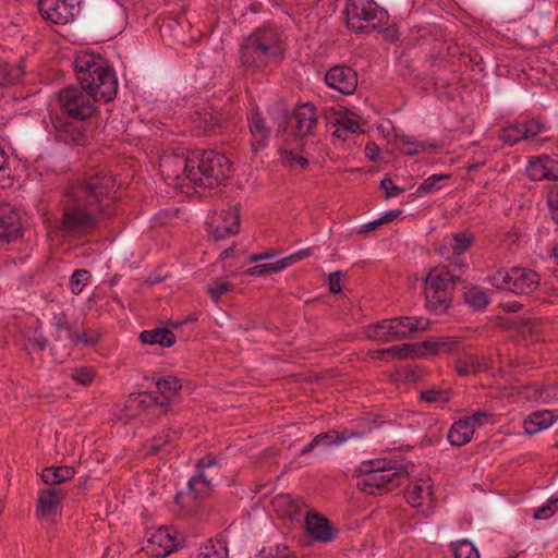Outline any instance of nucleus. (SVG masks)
Instances as JSON below:
<instances>
[{"instance_id": "5", "label": "nucleus", "mask_w": 558, "mask_h": 558, "mask_svg": "<svg viewBox=\"0 0 558 558\" xmlns=\"http://www.w3.org/2000/svg\"><path fill=\"white\" fill-rule=\"evenodd\" d=\"M101 220H106L98 214V209L92 206L88 199L78 196L69 189L62 202V217L58 229L65 236H82L98 229Z\"/></svg>"}, {"instance_id": "18", "label": "nucleus", "mask_w": 558, "mask_h": 558, "mask_svg": "<svg viewBox=\"0 0 558 558\" xmlns=\"http://www.w3.org/2000/svg\"><path fill=\"white\" fill-rule=\"evenodd\" d=\"M247 124L251 133V146L254 154L264 149L269 141L271 129L266 124L264 117L258 111H252L247 116Z\"/></svg>"}, {"instance_id": "61", "label": "nucleus", "mask_w": 558, "mask_h": 558, "mask_svg": "<svg viewBox=\"0 0 558 558\" xmlns=\"http://www.w3.org/2000/svg\"><path fill=\"white\" fill-rule=\"evenodd\" d=\"M52 320H53V326L56 327V329L58 331H62V330L68 331L69 328L73 325V324L69 323L68 316L64 313L56 314L53 316Z\"/></svg>"}, {"instance_id": "62", "label": "nucleus", "mask_w": 558, "mask_h": 558, "mask_svg": "<svg viewBox=\"0 0 558 558\" xmlns=\"http://www.w3.org/2000/svg\"><path fill=\"white\" fill-rule=\"evenodd\" d=\"M12 185L11 170L8 163L0 167V189H7Z\"/></svg>"}, {"instance_id": "55", "label": "nucleus", "mask_w": 558, "mask_h": 558, "mask_svg": "<svg viewBox=\"0 0 558 558\" xmlns=\"http://www.w3.org/2000/svg\"><path fill=\"white\" fill-rule=\"evenodd\" d=\"M380 189L385 191V197L391 198L395 196H398L399 194L403 193V189L396 185L393 181L386 177L380 182Z\"/></svg>"}, {"instance_id": "21", "label": "nucleus", "mask_w": 558, "mask_h": 558, "mask_svg": "<svg viewBox=\"0 0 558 558\" xmlns=\"http://www.w3.org/2000/svg\"><path fill=\"white\" fill-rule=\"evenodd\" d=\"M156 386L158 392L160 393L159 397L156 396V393L153 391H145L143 395L148 398L150 402L160 407L168 405L171 397H173L182 388L180 379L173 376L159 379Z\"/></svg>"}, {"instance_id": "52", "label": "nucleus", "mask_w": 558, "mask_h": 558, "mask_svg": "<svg viewBox=\"0 0 558 558\" xmlns=\"http://www.w3.org/2000/svg\"><path fill=\"white\" fill-rule=\"evenodd\" d=\"M104 16L107 19L108 22H112L116 19H121L124 15V9L123 7L117 2L116 0H110L105 7H104Z\"/></svg>"}, {"instance_id": "15", "label": "nucleus", "mask_w": 558, "mask_h": 558, "mask_svg": "<svg viewBox=\"0 0 558 558\" xmlns=\"http://www.w3.org/2000/svg\"><path fill=\"white\" fill-rule=\"evenodd\" d=\"M241 223L240 204L221 210L218 217L209 223L208 233L215 242L239 233Z\"/></svg>"}, {"instance_id": "17", "label": "nucleus", "mask_w": 558, "mask_h": 558, "mask_svg": "<svg viewBox=\"0 0 558 558\" xmlns=\"http://www.w3.org/2000/svg\"><path fill=\"white\" fill-rule=\"evenodd\" d=\"M22 232L19 213L10 205L0 203V243L8 244Z\"/></svg>"}, {"instance_id": "33", "label": "nucleus", "mask_w": 558, "mask_h": 558, "mask_svg": "<svg viewBox=\"0 0 558 558\" xmlns=\"http://www.w3.org/2000/svg\"><path fill=\"white\" fill-rule=\"evenodd\" d=\"M197 558H228V548L225 542L208 541L201 547Z\"/></svg>"}, {"instance_id": "27", "label": "nucleus", "mask_w": 558, "mask_h": 558, "mask_svg": "<svg viewBox=\"0 0 558 558\" xmlns=\"http://www.w3.org/2000/svg\"><path fill=\"white\" fill-rule=\"evenodd\" d=\"M140 340L146 344H159L169 348L175 343V336L167 328H155L142 331Z\"/></svg>"}, {"instance_id": "31", "label": "nucleus", "mask_w": 558, "mask_h": 558, "mask_svg": "<svg viewBox=\"0 0 558 558\" xmlns=\"http://www.w3.org/2000/svg\"><path fill=\"white\" fill-rule=\"evenodd\" d=\"M187 486L194 494L203 499L211 492V480L208 478L204 471H199L190 478Z\"/></svg>"}, {"instance_id": "6", "label": "nucleus", "mask_w": 558, "mask_h": 558, "mask_svg": "<svg viewBox=\"0 0 558 558\" xmlns=\"http://www.w3.org/2000/svg\"><path fill=\"white\" fill-rule=\"evenodd\" d=\"M120 184L113 174L104 170L85 178L76 187H72L74 192L88 199L92 206L98 209V214L110 220L116 215V204L119 199Z\"/></svg>"}, {"instance_id": "32", "label": "nucleus", "mask_w": 558, "mask_h": 558, "mask_svg": "<svg viewBox=\"0 0 558 558\" xmlns=\"http://www.w3.org/2000/svg\"><path fill=\"white\" fill-rule=\"evenodd\" d=\"M272 505L280 517L294 518L300 512V506L289 495L277 496Z\"/></svg>"}, {"instance_id": "23", "label": "nucleus", "mask_w": 558, "mask_h": 558, "mask_svg": "<svg viewBox=\"0 0 558 558\" xmlns=\"http://www.w3.org/2000/svg\"><path fill=\"white\" fill-rule=\"evenodd\" d=\"M63 498L64 492L61 488L50 487L40 490L37 500V517L46 518L54 513Z\"/></svg>"}, {"instance_id": "53", "label": "nucleus", "mask_w": 558, "mask_h": 558, "mask_svg": "<svg viewBox=\"0 0 558 558\" xmlns=\"http://www.w3.org/2000/svg\"><path fill=\"white\" fill-rule=\"evenodd\" d=\"M233 284L227 281H215L211 286L207 287V292L215 302H218L220 296L231 291Z\"/></svg>"}, {"instance_id": "29", "label": "nucleus", "mask_w": 558, "mask_h": 558, "mask_svg": "<svg viewBox=\"0 0 558 558\" xmlns=\"http://www.w3.org/2000/svg\"><path fill=\"white\" fill-rule=\"evenodd\" d=\"M74 474L75 470L71 466H49L43 470L41 478L47 485L56 487L58 484L72 480Z\"/></svg>"}, {"instance_id": "46", "label": "nucleus", "mask_w": 558, "mask_h": 558, "mask_svg": "<svg viewBox=\"0 0 558 558\" xmlns=\"http://www.w3.org/2000/svg\"><path fill=\"white\" fill-rule=\"evenodd\" d=\"M494 413L488 410H477L473 412V414L464 417L465 421L469 422V425L472 426L473 430L475 427L483 426L488 423H493Z\"/></svg>"}, {"instance_id": "25", "label": "nucleus", "mask_w": 558, "mask_h": 558, "mask_svg": "<svg viewBox=\"0 0 558 558\" xmlns=\"http://www.w3.org/2000/svg\"><path fill=\"white\" fill-rule=\"evenodd\" d=\"M192 124L199 134H213L219 125L220 117L207 108L195 110L192 114Z\"/></svg>"}, {"instance_id": "43", "label": "nucleus", "mask_w": 558, "mask_h": 558, "mask_svg": "<svg viewBox=\"0 0 558 558\" xmlns=\"http://www.w3.org/2000/svg\"><path fill=\"white\" fill-rule=\"evenodd\" d=\"M450 178V174H433L425 179L417 187V193L428 194L440 189V182Z\"/></svg>"}, {"instance_id": "35", "label": "nucleus", "mask_w": 558, "mask_h": 558, "mask_svg": "<svg viewBox=\"0 0 558 558\" xmlns=\"http://www.w3.org/2000/svg\"><path fill=\"white\" fill-rule=\"evenodd\" d=\"M201 498L194 494L189 487L184 492H179L175 495V502L180 506V508L185 512H194L199 507Z\"/></svg>"}, {"instance_id": "11", "label": "nucleus", "mask_w": 558, "mask_h": 558, "mask_svg": "<svg viewBox=\"0 0 558 558\" xmlns=\"http://www.w3.org/2000/svg\"><path fill=\"white\" fill-rule=\"evenodd\" d=\"M539 275L530 268L512 267L510 270L499 269L490 277V283L497 289L514 294H531L539 286Z\"/></svg>"}, {"instance_id": "36", "label": "nucleus", "mask_w": 558, "mask_h": 558, "mask_svg": "<svg viewBox=\"0 0 558 558\" xmlns=\"http://www.w3.org/2000/svg\"><path fill=\"white\" fill-rule=\"evenodd\" d=\"M465 302L475 310H482L488 304V296L480 287H471L464 292Z\"/></svg>"}, {"instance_id": "2", "label": "nucleus", "mask_w": 558, "mask_h": 558, "mask_svg": "<svg viewBox=\"0 0 558 558\" xmlns=\"http://www.w3.org/2000/svg\"><path fill=\"white\" fill-rule=\"evenodd\" d=\"M283 56L284 47L279 34L270 26L256 28L239 49L241 65L251 74H270L281 63Z\"/></svg>"}, {"instance_id": "34", "label": "nucleus", "mask_w": 558, "mask_h": 558, "mask_svg": "<svg viewBox=\"0 0 558 558\" xmlns=\"http://www.w3.org/2000/svg\"><path fill=\"white\" fill-rule=\"evenodd\" d=\"M473 241V234L468 231L453 233L450 242L453 254L457 256L464 254L471 247Z\"/></svg>"}, {"instance_id": "42", "label": "nucleus", "mask_w": 558, "mask_h": 558, "mask_svg": "<svg viewBox=\"0 0 558 558\" xmlns=\"http://www.w3.org/2000/svg\"><path fill=\"white\" fill-rule=\"evenodd\" d=\"M429 487H424L417 483L411 485L405 490V498L410 505L417 507L422 504L425 495H429Z\"/></svg>"}, {"instance_id": "48", "label": "nucleus", "mask_w": 558, "mask_h": 558, "mask_svg": "<svg viewBox=\"0 0 558 558\" xmlns=\"http://www.w3.org/2000/svg\"><path fill=\"white\" fill-rule=\"evenodd\" d=\"M522 128L525 140H529L545 132L546 124L538 119H530L522 121Z\"/></svg>"}, {"instance_id": "3", "label": "nucleus", "mask_w": 558, "mask_h": 558, "mask_svg": "<svg viewBox=\"0 0 558 558\" xmlns=\"http://www.w3.org/2000/svg\"><path fill=\"white\" fill-rule=\"evenodd\" d=\"M73 66L80 85L94 95L95 99L104 102L114 99L118 78L101 57L82 52L75 57Z\"/></svg>"}, {"instance_id": "41", "label": "nucleus", "mask_w": 558, "mask_h": 558, "mask_svg": "<svg viewBox=\"0 0 558 558\" xmlns=\"http://www.w3.org/2000/svg\"><path fill=\"white\" fill-rule=\"evenodd\" d=\"M544 193L551 218L556 223H558V182L547 185Z\"/></svg>"}, {"instance_id": "45", "label": "nucleus", "mask_w": 558, "mask_h": 558, "mask_svg": "<svg viewBox=\"0 0 558 558\" xmlns=\"http://www.w3.org/2000/svg\"><path fill=\"white\" fill-rule=\"evenodd\" d=\"M90 278V272L87 269H76L70 279L71 291L74 294H80Z\"/></svg>"}, {"instance_id": "44", "label": "nucleus", "mask_w": 558, "mask_h": 558, "mask_svg": "<svg viewBox=\"0 0 558 558\" xmlns=\"http://www.w3.org/2000/svg\"><path fill=\"white\" fill-rule=\"evenodd\" d=\"M288 266H289V263H287V259H280L276 263L256 265V266L252 267L251 269H248V274L250 275H258V276L266 275V274H274V272H279V271L283 270Z\"/></svg>"}, {"instance_id": "64", "label": "nucleus", "mask_w": 558, "mask_h": 558, "mask_svg": "<svg viewBox=\"0 0 558 558\" xmlns=\"http://www.w3.org/2000/svg\"><path fill=\"white\" fill-rule=\"evenodd\" d=\"M99 341V335L97 331H88L83 335L82 344L86 347H93Z\"/></svg>"}, {"instance_id": "9", "label": "nucleus", "mask_w": 558, "mask_h": 558, "mask_svg": "<svg viewBox=\"0 0 558 558\" xmlns=\"http://www.w3.org/2000/svg\"><path fill=\"white\" fill-rule=\"evenodd\" d=\"M344 15L347 26L355 33L369 34L388 22L387 11L374 0H347Z\"/></svg>"}, {"instance_id": "30", "label": "nucleus", "mask_w": 558, "mask_h": 558, "mask_svg": "<svg viewBox=\"0 0 558 558\" xmlns=\"http://www.w3.org/2000/svg\"><path fill=\"white\" fill-rule=\"evenodd\" d=\"M380 354H390L398 359H410V357H421L424 356V352H422V345L417 343H403L399 345H393L383 351H379Z\"/></svg>"}, {"instance_id": "56", "label": "nucleus", "mask_w": 558, "mask_h": 558, "mask_svg": "<svg viewBox=\"0 0 558 558\" xmlns=\"http://www.w3.org/2000/svg\"><path fill=\"white\" fill-rule=\"evenodd\" d=\"M259 558H290L289 548L287 546H276V548H269L268 551L263 549Z\"/></svg>"}, {"instance_id": "13", "label": "nucleus", "mask_w": 558, "mask_h": 558, "mask_svg": "<svg viewBox=\"0 0 558 558\" xmlns=\"http://www.w3.org/2000/svg\"><path fill=\"white\" fill-rule=\"evenodd\" d=\"M87 120H70L69 117L50 114L49 133L57 142L70 146H84L88 143Z\"/></svg>"}, {"instance_id": "12", "label": "nucleus", "mask_w": 558, "mask_h": 558, "mask_svg": "<svg viewBox=\"0 0 558 558\" xmlns=\"http://www.w3.org/2000/svg\"><path fill=\"white\" fill-rule=\"evenodd\" d=\"M58 101L69 118L88 120L95 113V104L99 100L82 86H69L58 93Z\"/></svg>"}, {"instance_id": "37", "label": "nucleus", "mask_w": 558, "mask_h": 558, "mask_svg": "<svg viewBox=\"0 0 558 558\" xmlns=\"http://www.w3.org/2000/svg\"><path fill=\"white\" fill-rule=\"evenodd\" d=\"M500 140L510 146H513L520 141L525 140L522 122H517L502 129L500 133Z\"/></svg>"}, {"instance_id": "26", "label": "nucleus", "mask_w": 558, "mask_h": 558, "mask_svg": "<svg viewBox=\"0 0 558 558\" xmlns=\"http://www.w3.org/2000/svg\"><path fill=\"white\" fill-rule=\"evenodd\" d=\"M25 75V59L15 64L0 61V88H7L21 82Z\"/></svg>"}, {"instance_id": "1", "label": "nucleus", "mask_w": 558, "mask_h": 558, "mask_svg": "<svg viewBox=\"0 0 558 558\" xmlns=\"http://www.w3.org/2000/svg\"><path fill=\"white\" fill-rule=\"evenodd\" d=\"M159 166L168 179L184 175L191 183L204 189L225 184L231 171L230 160L214 149L194 150L187 157L167 155L161 157Z\"/></svg>"}, {"instance_id": "40", "label": "nucleus", "mask_w": 558, "mask_h": 558, "mask_svg": "<svg viewBox=\"0 0 558 558\" xmlns=\"http://www.w3.org/2000/svg\"><path fill=\"white\" fill-rule=\"evenodd\" d=\"M420 400L434 403V402H448L450 400V391L447 389L428 388L421 391Z\"/></svg>"}, {"instance_id": "28", "label": "nucleus", "mask_w": 558, "mask_h": 558, "mask_svg": "<svg viewBox=\"0 0 558 558\" xmlns=\"http://www.w3.org/2000/svg\"><path fill=\"white\" fill-rule=\"evenodd\" d=\"M474 430L469 422L464 418L453 423L448 432V440L452 446H463L468 444L473 437Z\"/></svg>"}, {"instance_id": "7", "label": "nucleus", "mask_w": 558, "mask_h": 558, "mask_svg": "<svg viewBox=\"0 0 558 558\" xmlns=\"http://www.w3.org/2000/svg\"><path fill=\"white\" fill-rule=\"evenodd\" d=\"M430 324L428 318L422 316L393 317L368 326L367 337L380 343L399 341L428 330Z\"/></svg>"}, {"instance_id": "58", "label": "nucleus", "mask_w": 558, "mask_h": 558, "mask_svg": "<svg viewBox=\"0 0 558 558\" xmlns=\"http://www.w3.org/2000/svg\"><path fill=\"white\" fill-rule=\"evenodd\" d=\"M27 343L33 349L44 351L47 347L48 340L41 332L35 330L34 335L27 338Z\"/></svg>"}, {"instance_id": "38", "label": "nucleus", "mask_w": 558, "mask_h": 558, "mask_svg": "<svg viewBox=\"0 0 558 558\" xmlns=\"http://www.w3.org/2000/svg\"><path fill=\"white\" fill-rule=\"evenodd\" d=\"M454 558H480L477 548L469 539H460L452 544Z\"/></svg>"}, {"instance_id": "14", "label": "nucleus", "mask_w": 558, "mask_h": 558, "mask_svg": "<svg viewBox=\"0 0 558 558\" xmlns=\"http://www.w3.org/2000/svg\"><path fill=\"white\" fill-rule=\"evenodd\" d=\"M81 0H38L41 17L52 24L72 22L80 12Z\"/></svg>"}, {"instance_id": "24", "label": "nucleus", "mask_w": 558, "mask_h": 558, "mask_svg": "<svg viewBox=\"0 0 558 558\" xmlns=\"http://www.w3.org/2000/svg\"><path fill=\"white\" fill-rule=\"evenodd\" d=\"M558 415L549 410H541L531 413L523 422L527 435H534L551 426Z\"/></svg>"}, {"instance_id": "20", "label": "nucleus", "mask_w": 558, "mask_h": 558, "mask_svg": "<svg viewBox=\"0 0 558 558\" xmlns=\"http://www.w3.org/2000/svg\"><path fill=\"white\" fill-rule=\"evenodd\" d=\"M304 524L306 532L316 541L327 543L335 537V530L322 514L308 512Z\"/></svg>"}, {"instance_id": "39", "label": "nucleus", "mask_w": 558, "mask_h": 558, "mask_svg": "<svg viewBox=\"0 0 558 558\" xmlns=\"http://www.w3.org/2000/svg\"><path fill=\"white\" fill-rule=\"evenodd\" d=\"M179 438V430H168L163 436L154 437L149 445V453L156 454L162 451L167 445Z\"/></svg>"}, {"instance_id": "50", "label": "nucleus", "mask_w": 558, "mask_h": 558, "mask_svg": "<svg viewBox=\"0 0 558 558\" xmlns=\"http://www.w3.org/2000/svg\"><path fill=\"white\" fill-rule=\"evenodd\" d=\"M558 511V498L549 499L545 505L536 509L534 519L544 520L551 518Z\"/></svg>"}, {"instance_id": "59", "label": "nucleus", "mask_w": 558, "mask_h": 558, "mask_svg": "<svg viewBox=\"0 0 558 558\" xmlns=\"http://www.w3.org/2000/svg\"><path fill=\"white\" fill-rule=\"evenodd\" d=\"M441 343L442 342L438 341L437 339L430 338L418 344L422 345V352H424V355H426L437 353L440 349Z\"/></svg>"}, {"instance_id": "63", "label": "nucleus", "mask_w": 558, "mask_h": 558, "mask_svg": "<svg viewBox=\"0 0 558 558\" xmlns=\"http://www.w3.org/2000/svg\"><path fill=\"white\" fill-rule=\"evenodd\" d=\"M68 338L74 343H82L84 331H81L78 326L72 325L66 331Z\"/></svg>"}, {"instance_id": "47", "label": "nucleus", "mask_w": 558, "mask_h": 558, "mask_svg": "<svg viewBox=\"0 0 558 558\" xmlns=\"http://www.w3.org/2000/svg\"><path fill=\"white\" fill-rule=\"evenodd\" d=\"M320 439V446L330 447L332 445H340L349 439V436L344 433H339L337 430H328L325 433L318 434Z\"/></svg>"}, {"instance_id": "57", "label": "nucleus", "mask_w": 558, "mask_h": 558, "mask_svg": "<svg viewBox=\"0 0 558 558\" xmlns=\"http://www.w3.org/2000/svg\"><path fill=\"white\" fill-rule=\"evenodd\" d=\"M337 123L344 132L355 133L360 129V123L347 114L337 119Z\"/></svg>"}, {"instance_id": "22", "label": "nucleus", "mask_w": 558, "mask_h": 558, "mask_svg": "<svg viewBox=\"0 0 558 558\" xmlns=\"http://www.w3.org/2000/svg\"><path fill=\"white\" fill-rule=\"evenodd\" d=\"M529 175L532 180H551L558 181V160L548 156L530 161L527 167Z\"/></svg>"}, {"instance_id": "60", "label": "nucleus", "mask_w": 558, "mask_h": 558, "mask_svg": "<svg viewBox=\"0 0 558 558\" xmlns=\"http://www.w3.org/2000/svg\"><path fill=\"white\" fill-rule=\"evenodd\" d=\"M341 275L340 270L333 271L329 275V291L333 294H338L341 291Z\"/></svg>"}, {"instance_id": "16", "label": "nucleus", "mask_w": 558, "mask_h": 558, "mask_svg": "<svg viewBox=\"0 0 558 558\" xmlns=\"http://www.w3.org/2000/svg\"><path fill=\"white\" fill-rule=\"evenodd\" d=\"M326 84L343 95H351L357 87V73L351 66L337 64L325 74Z\"/></svg>"}, {"instance_id": "19", "label": "nucleus", "mask_w": 558, "mask_h": 558, "mask_svg": "<svg viewBox=\"0 0 558 558\" xmlns=\"http://www.w3.org/2000/svg\"><path fill=\"white\" fill-rule=\"evenodd\" d=\"M178 543L169 529H159L154 533L145 547L148 555L156 558L166 557L175 550Z\"/></svg>"}, {"instance_id": "49", "label": "nucleus", "mask_w": 558, "mask_h": 558, "mask_svg": "<svg viewBox=\"0 0 558 558\" xmlns=\"http://www.w3.org/2000/svg\"><path fill=\"white\" fill-rule=\"evenodd\" d=\"M71 377L75 383L88 386L95 378V371L87 366H80L74 368Z\"/></svg>"}, {"instance_id": "54", "label": "nucleus", "mask_w": 558, "mask_h": 558, "mask_svg": "<svg viewBox=\"0 0 558 558\" xmlns=\"http://www.w3.org/2000/svg\"><path fill=\"white\" fill-rule=\"evenodd\" d=\"M281 153V160L284 165L292 166L294 163L305 168L308 165V160L303 156L295 155L292 150L283 149Z\"/></svg>"}, {"instance_id": "8", "label": "nucleus", "mask_w": 558, "mask_h": 558, "mask_svg": "<svg viewBox=\"0 0 558 558\" xmlns=\"http://www.w3.org/2000/svg\"><path fill=\"white\" fill-rule=\"evenodd\" d=\"M459 275L445 266L434 267L425 278L426 307L437 314L449 307Z\"/></svg>"}, {"instance_id": "10", "label": "nucleus", "mask_w": 558, "mask_h": 558, "mask_svg": "<svg viewBox=\"0 0 558 558\" xmlns=\"http://www.w3.org/2000/svg\"><path fill=\"white\" fill-rule=\"evenodd\" d=\"M271 114L277 121L276 131L278 135L287 131L288 123L291 120L295 122V134L300 137L312 135L317 125L316 108L310 102L298 106L291 116H289L283 105H278L272 108Z\"/></svg>"}, {"instance_id": "4", "label": "nucleus", "mask_w": 558, "mask_h": 558, "mask_svg": "<svg viewBox=\"0 0 558 558\" xmlns=\"http://www.w3.org/2000/svg\"><path fill=\"white\" fill-rule=\"evenodd\" d=\"M413 464L386 459L364 461L359 468L357 487L366 494H381L400 486L411 474Z\"/></svg>"}, {"instance_id": "51", "label": "nucleus", "mask_w": 558, "mask_h": 558, "mask_svg": "<svg viewBox=\"0 0 558 558\" xmlns=\"http://www.w3.org/2000/svg\"><path fill=\"white\" fill-rule=\"evenodd\" d=\"M456 369L459 375L466 376L469 374H475L480 369V366L476 364L475 357L470 355L465 359H460L457 362Z\"/></svg>"}]
</instances>
